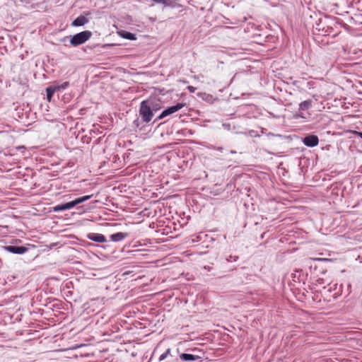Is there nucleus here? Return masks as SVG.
<instances>
[{
	"label": "nucleus",
	"instance_id": "obj_14",
	"mask_svg": "<svg viewBox=\"0 0 362 362\" xmlns=\"http://www.w3.org/2000/svg\"><path fill=\"white\" fill-rule=\"evenodd\" d=\"M312 106H313V100L309 99V100H306L301 102L299 104L298 109L300 111H305V110H308L310 108H311Z\"/></svg>",
	"mask_w": 362,
	"mask_h": 362
},
{
	"label": "nucleus",
	"instance_id": "obj_10",
	"mask_svg": "<svg viewBox=\"0 0 362 362\" xmlns=\"http://www.w3.org/2000/svg\"><path fill=\"white\" fill-rule=\"evenodd\" d=\"M72 208H74L71 202H69L64 204H57L53 207L52 210L54 212H59L65 210H69Z\"/></svg>",
	"mask_w": 362,
	"mask_h": 362
},
{
	"label": "nucleus",
	"instance_id": "obj_5",
	"mask_svg": "<svg viewBox=\"0 0 362 362\" xmlns=\"http://www.w3.org/2000/svg\"><path fill=\"white\" fill-rule=\"evenodd\" d=\"M4 249L8 252L18 255L24 254L28 251V248L26 247L18 245H7L4 247Z\"/></svg>",
	"mask_w": 362,
	"mask_h": 362
},
{
	"label": "nucleus",
	"instance_id": "obj_19",
	"mask_svg": "<svg viewBox=\"0 0 362 362\" xmlns=\"http://www.w3.org/2000/svg\"><path fill=\"white\" fill-rule=\"evenodd\" d=\"M71 202L72 204L73 207H74L76 205L83 203V201H82L81 197H78V198L75 199L74 200L71 201Z\"/></svg>",
	"mask_w": 362,
	"mask_h": 362
},
{
	"label": "nucleus",
	"instance_id": "obj_13",
	"mask_svg": "<svg viewBox=\"0 0 362 362\" xmlns=\"http://www.w3.org/2000/svg\"><path fill=\"white\" fill-rule=\"evenodd\" d=\"M180 358L181 360L185 361H196V360L201 358V357H199V356L191 354H185V353L181 354L180 355Z\"/></svg>",
	"mask_w": 362,
	"mask_h": 362
},
{
	"label": "nucleus",
	"instance_id": "obj_16",
	"mask_svg": "<svg viewBox=\"0 0 362 362\" xmlns=\"http://www.w3.org/2000/svg\"><path fill=\"white\" fill-rule=\"evenodd\" d=\"M52 86H55L56 88H57V91H59V90H64L66 88H68L69 86V82L65 81V82H63L62 83H55Z\"/></svg>",
	"mask_w": 362,
	"mask_h": 362
},
{
	"label": "nucleus",
	"instance_id": "obj_29",
	"mask_svg": "<svg viewBox=\"0 0 362 362\" xmlns=\"http://www.w3.org/2000/svg\"><path fill=\"white\" fill-rule=\"evenodd\" d=\"M86 16H89L90 13L89 12L84 13Z\"/></svg>",
	"mask_w": 362,
	"mask_h": 362
},
{
	"label": "nucleus",
	"instance_id": "obj_28",
	"mask_svg": "<svg viewBox=\"0 0 362 362\" xmlns=\"http://www.w3.org/2000/svg\"><path fill=\"white\" fill-rule=\"evenodd\" d=\"M358 134L360 138L362 139V132H358Z\"/></svg>",
	"mask_w": 362,
	"mask_h": 362
},
{
	"label": "nucleus",
	"instance_id": "obj_21",
	"mask_svg": "<svg viewBox=\"0 0 362 362\" xmlns=\"http://www.w3.org/2000/svg\"><path fill=\"white\" fill-rule=\"evenodd\" d=\"M295 117L296 118H299V117H300V118H305L303 111H300L299 110H298V112H296V114L295 115Z\"/></svg>",
	"mask_w": 362,
	"mask_h": 362
},
{
	"label": "nucleus",
	"instance_id": "obj_11",
	"mask_svg": "<svg viewBox=\"0 0 362 362\" xmlns=\"http://www.w3.org/2000/svg\"><path fill=\"white\" fill-rule=\"evenodd\" d=\"M128 236V233L118 232L110 235V240L112 242H119L125 239Z\"/></svg>",
	"mask_w": 362,
	"mask_h": 362
},
{
	"label": "nucleus",
	"instance_id": "obj_15",
	"mask_svg": "<svg viewBox=\"0 0 362 362\" xmlns=\"http://www.w3.org/2000/svg\"><path fill=\"white\" fill-rule=\"evenodd\" d=\"M57 91V88L55 86H49L46 88L47 99L50 101L54 93Z\"/></svg>",
	"mask_w": 362,
	"mask_h": 362
},
{
	"label": "nucleus",
	"instance_id": "obj_23",
	"mask_svg": "<svg viewBox=\"0 0 362 362\" xmlns=\"http://www.w3.org/2000/svg\"><path fill=\"white\" fill-rule=\"evenodd\" d=\"M187 90L190 92V93H194L195 90H196V88L195 87H193L192 86H187Z\"/></svg>",
	"mask_w": 362,
	"mask_h": 362
},
{
	"label": "nucleus",
	"instance_id": "obj_17",
	"mask_svg": "<svg viewBox=\"0 0 362 362\" xmlns=\"http://www.w3.org/2000/svg\"><path fill=\"white\" fill-rule=\"evenodd\" d=\"M160 4L165 7H173L174 6L172 0H161Z\"/></svg>",
	"mask_w": 362,
	"mask_h": 362
},
{
	"label": "nucleus",
	"instance_id": "obj_9",
	"mask_svg": "<svg viewBox=\"0 0 362 362\" xmlns=\"http://www.w3.org/2000/svg\"><path fill=\"white\" fill-rule=\"evenodd\" d=\"M89 22V19L86 18V16L80 15L78 16L76 19H74L71 25L74 27H79L83 26L88 23Z\"/></svg>",
	"mask_w": 362,
	"mask_h": 362
},
{
	"label": "nucleus",
	"instance_id": "obj_8",
	"mask_svg": "<svg viewBox=\"0 0 362 362\" xmlns=\"http://www.w3.org/2000/svg\"><path fill=\"white\" fill-rule=\"evenodd\" d=\"M167 359V362H174V361H178V359L176 358H174V356L171 354V349L169 348L163 354H162L159 358V361H163L164 360Z\"/></svg>",
	"mask_w": 362,
	"mask_h": 362
},
{
	"label": "nucleus",
	"instance_id": "obj_22",
	"mask_svg": "<svg viewBox=\"0 0 362 362\" xmlns=\"http://www.w3.org/2000/svg\"><path fill=\"white\" fill-rule=\"evenodd\" d=\"M93 197V195H86V196H83V197H81V199H82V201L83 202L90 199L91 197Z\"/></svg>",
	"mask_w": 362,
	"mask_h": 362
},
{
	"label": "nucleus",
	"instance_id": "obj_4",
	"mask_svg": "<svg viewBox=\"0 0 362 362\" xmlns=\"http://www.w3.org/2000/svg\"><path fill=\"white\" fill-rule=\"evenodd\" d=\"M185 105H186V103H178L173 106L167 107L159 115V116H158V117L155 119L154 122H157L160 119H163V118L166 117L167 116H169V115L177 112L178 110H181Z\"/></svg>",
	"mask_w": 362,
	"mask_h": 362
},
{
	"label": "nucleus",
	"instance_id": "obj_2",
	"mask_svg": "<svg viewBox=\"0 0 362 362\" xmlns=\"http://www.w3.org/2000/svg\"><path fill=\"white\" fill-rule=\"evenodd\" d=\"M92 36V32L90 30H84L76 33L71 37L70 44L73 47H77L83 45L88 41Z\"/></svg>",
	"mask_w": 362,
	"mask_h": 362
},
{
	"label": "nucleus",
	"instance_id": "obj_6",
	"mask_svg": "<svg viewBox=\"0 0 362 362\" xmlns=\"http://www.w3.org/2000/svg\"><path fill=\"white\" fill-rule=\"evenodd\" d=\"M303 144L308 147H315L319 143V139L316 135H309L304 137Z\"/></svg>",
	"mask_w": 362,
	"mask_h": 362
},
{
	"label": "nucleus",
	"instance_id": "obj_26",
	"mask_svg": "<svg viewBox=\"0 0 362 362\" xmlns=\"http://www.w3.org/2000/svg\"><path fill=\"white\" fill-rule=\"evenodd\" d=\"M317 281H318L319 284H322L323 283V279H319L317 280Z\"/></svg>",
	"mask_w": 362,
	"mask_h": 362
},
{
	"label": "nucleus",
	"instance_id": "obj_1",
	"mask_svg": "<svg viewBox=\"0 0 362 362\" xmlns=\"http://www.w3.org/2000/svg\"><path fill=\"white\" fill-rule=\"evenodd\" d=\"M153 107L152 100H145L141 102L139 106V115L145 123L150 122L153 117Z\"/></svg>",
	"mask_w": 362,
	"mask_h": 362
},
{
	"label": "nucleus",
	"instance_id": "obj_25",
	"mask_svg": "<svg viewBox=\"0 0 362 362\" xmlns=\"http://www.w3.org/2000/svg\"><path fill=\"white\" fill-rule=\"evenodd\" d=\"M151 1L155 4H160L161 3V0H151Z\"/></svg>",
	"mask_w": 362,
	"mask_h": 362
},
{
	"label": "nucleus",
	"instance_id": "obj_18",
	"mask_svg": "<svg viewBox=\"0 0 362 362\" xmlns=\"http://www.w3.org/2000/svg\"><path fill=\"white\" fill-rule=\"evenodd\" d=\"M238 256L237 255H229L226 257V261L229 262H236L238 259Z\"/></svg>",
	"mask_w": 362,
	"mask_h": 362
},
{
	"label": "nucleus",
	"instance_id": "obj_20",
	"mask_svg": "<svg viewBox=\"0 0 362 362\" xmlns=\"http://www.w3.org/2000/svg\"><path fill=\"white\" fill-rule=\"evenodd\" d=\"M152 105L153 107V113L160 109L159 104L156 103L152 100Z\"/></svg>",
	"mask_w": 362,
	"mask_h": 362
},
{
	"label": "nucleus",
	"instance_id": "obj_24",
	"mask_svg": "<svg viewBox=\"0 0 362 362\" xmlns=\"http://www.w3.org/2000/svg\"><path fill=\"white\" fill-rule=\"evenodd\" d=\"M139 122L138 119L134 121V124L136 125V127H139Z\"/></svg>",
	"mask_w": 362,
	"mask_h": 362
},
{
	"label": "nucleus",
	"instance_id": "obj_27",
	"mask_svg": "<svg viewBox=\"0 0 362 362\" xmlns=\"http://www.w3.org/2000/svg\"><path fill=\"white\" fill-rule=\"evenodd\" d=\"M216 150L219 151H221L223 150V148L222 147H218L216 148Z\"/></svg>",
	"mask_w": 362,
	"mask_h": 362
},
{
	"label": "nucleus",
	"instance_id": "obj_12",
	"mask_svg": "<svg viewBox=\"0 0 362 362\" xmlns=\"http://www.w3.org/2000/svg\"><path fill=\"white\" fill-rule=\"evenodd\" d=\"M117 34L122 38L129 40H135L136 39V35L128 32L127 30H121L117 31Z\"/></svg>",
	"mask_w": 362,
	"mask_h": 362
},
{
	"label": "nucleus",
	"instance_id": "obj_3",
	"mask_svg": "<svg viewBox=\"0 0 362 362\" xmlns=\"http://www.w3.org/2000/svg\"><path fill=\"white\" fill-rule=\"evenodd\" d=\"M333 21L328 17L324 18H320L318 22H316L315 30L319 32H322L324 35H329L332 30V27L329 25V23Z\"/></svg>",
	"mask_w": 362,
	"mask_h": 362
},
{
	"label": "nucleus",
	"instance_id": "obj_7",
	"mask_svg": "<svg viewBox=\"0 0 362 362\" xmlns=\"http://www.w3.org/2000/svg\"><path fill=\"white\" fill-rule=\"evenodd\" d=\"M86 237L92 241L100 243H105L107 240L105 236L101 233H90L87 234Z\"/></svg>",
	"mask_w": 362,
	"mask_h": 362
}]
</instances>
